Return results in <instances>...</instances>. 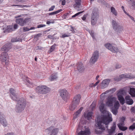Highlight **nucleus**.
<instances>
[{"label": "nucleus", "instance_id": "6e6552de", "mask_svg": "<svg viewBox=\"0 0 135 135\" xmlns=\"http://www.w3.org/2000/svg\"><path fill=\"white\" fill-rule=\"evenodd\" d=\"M99 55V54L98 51H95L90 59L89 62L90 64H94L97 61Z\"/></svg>", "mask_w": 135, "mask_h": 135}, {"label": "nucleus", "instance_id": "2f4dec72", "mask_svg": "<svg viewBox=\"0 0 135 135\" xmlns=\"http://www.w3.org/2000/svg\"><path fill=\"white\" fill-rule=\"evenodd\" d=\"M78 105H76L75 104H74L72 102L71 104L69 107V109L71 111L74 110L77 107Z\"/></svg>", "mask_w": 135, "mask_h": 135}, {"label": "nucleus", "instance_id": "4c0bfd02", "mask_svg": "<svg viewBox=\"0 0 135 135\" xmlns=\"http://www.w3.org/2000/svg\"><path fill=\"white\" fill-rule=\"evenodd\" d=\"M117 109L116 108H112V111L114 115H116L117 112Z\"/></svg>", "mask_w": 135, "mask_h": 135}, {"label": "nucleus", "instance_id": "393cba45", "mask_svg": "<svg viewBox=\"0 0 135 135\" xmlns=\"http://www.w3.org/2000/svg\"><path fill=\"white\" fill-rule=\"evenodd\" d=\"M124 124H118L117 126L119 129L122 131H125L127 130V127L124 126Z\"/></svg>", "mask_w": 135, "mask_h": 135}, {"label": "nucleus", "instance_id": "3c124183", "mask_svg": "<svg viewBox=\"0 0 135 135\" xmlns=\"http://www.w3.org/2000/svg\"><path fill=\"white\" fill-rule=\"evenodd\" d=\"M97 1L98 3L103 4H104L105 2L104 0H97Z\"/></svg>", "mask_w": 135, "mask_h": 135}, {"label": "nucleus", "instance_id": "4be33fe9", "mask_svg": "<svg viewBox=\"0 0 135 135\" xmlns=\"http://www.w3.org/2000/svg\"><path fill=\"white\" fill-rule=\"evenodd\" d=\"M116 88H113L109 90L106 91L105 92H104V93L100 95V98L102 99L103 98V99H104V94H105L108 93L110 91H111V93H113L114 92V91H116Z\"/></svg>", "mask_w": 135, "mask_h": 135}, {"label": "nucleus", "instance_id": "49530a36", "mask_svg": "<svg viewBox=\"0 0 135 135\" xmlns=\"http://www.w3.org/2000/svg\"><path fill=\"white\" fill-rule=\"evenodd\" d=\"M131 5L133 8L135 9V1H134L133 0L132 1Z\"/></svg>", "mask_w": 135, "mask_h": 135}, {"label": "nucleus", "instance_id": "a211bd4d", "mask_svg": "<svg viewBox=\"0 0 135 135\" xmlns=\"http://www.w3.org/2000/svg\"><path fill=\"white\" fill-rule=\"evenodd\" d=\"M12 48V46L10 44H7L4 45L1 49L2 51H8Z\"/></svg>", "mask_w": 135, "mask_h": 135}, {"label": "nucleus", "instance_id": "0e129e2a", "mask_svg": "<svg viewBox=\"0 0 135 135\" xmlns=\"http://www.w3.org/2000/svg\"><path fill=\"white\" fill-rule=\"evenodd\" d=\"M129 18L133 21H134V19L133 17H132L130 15H129L128 16Z\"/></svg>", "mask_w": 135, "mask_h": 135}, {"label": "nucleus", "instance_id": "4d7b16f0", "mask_svg": "<svg viewBox=\"0 0 135 135\" xmlns=\"http://www.w3.org/2000/svg\"><path fill=\"white\" fill-rule=\"evenodd\" d=\"M70 27H71V31H72V33H74L75 32V31L74 30V29L73 27L71 26H70Z\"/></svg>", "mask_w": 135, "mask_h": 135}, {"label": "nucleus", "instance_id": "c756f323", "mask_svg": "<svg viewBox=\"0 0 135 135\" xmlns=\"http://www.w3.org/2000/svg\"><path fill=\"white\" fill-rule=\"evenodd\" d=\"M83 109V107H81L80 109L77 111L74 114L75 115V116H74V118H76L78 117L79 116V115L80 114L81 111Z\"/></svg>", "mask_w": 135, "mask_h": 135}, {"label": "nucleus", "instance_id": "5fc2aeb1", "mask_svg": "<svg viewBox=\"0 0 135 135\" xmlns=\"http://www.w3.org/2000/svg\"><path fill=\"white\" fill-rule=\"evenodd\" d=\"M4 135H16L15 134L12 132H8L7 133Z\"/></svg>", "mask_w": 135, "mask_h": 135}, {"label": "nucleus", "instance_id": "774afa93", "mask_svg": "<svg viewBox=\"0 0 135 135\" xmlns=\"http://www.w3.org/2000/svg\"><path fill=\"white\" fill-rule=\"evenodd\" d=\"M53 37L52 36L49 35L48 36V38H52Z\"/></svg>", "mask_w": 135, "mask_h": 135}, {"label": "nucleus", "instance_id": "79ce46f5", "mask_svg": "<svg viewBox=\"0 0 135 135\" xmlns=\"http://www.w3.org/2000/svg\"><path fill=\"white\" fill-rule=\"evenodd\" d=\"M11 6H18V7H21V8H23V7H28L29 6H28V5H23V6H22V5H12Z\"/></svg>", "mask_w": 135, "mask_h": 135}, {"label": "nucleus", "instance_id": "680f3d73", "mask_svg": "<svg viewBox=\"0 0 135 135\" xmlns=\"http://www.w3.org/2000/svg\"><path fill=\"white\" fill-rule=\"evenodd\" d=\"M18 27V25L17 24H15L14 26V28L15 29H17Z\"/></svg>", "mask_w": 135, "mask_h": 135}, {"label": "nucleus", "instance_id": "39448f33", "mask_svg": "<svg viewBox=\"0 0 135 135\" xmlns=\"http://www.w3.org/2000/svg\"><path fill=\"white\" fill-rule=\"evenodd\" d=\"M112 25L113 29L115 31L119 32L123 30V27L120 25L116 21L113 20L112 21Z\"/></svg>", "mask_w": 135, "mask_h": 135}, {"label": "nucleus", "instance_id": "13d9d810", "mask_svg": "<svg viewBox=\"0 0 135 135\" xmlns=\"http://www.w3.org/2000/svg\"><path fill=\"white\" fill-rule=\"evenodd\" d=\"M90 34L92 37V38H94V36L93 32L92 31H91L90 33Z\"/></svg>", "mask_w": 135, "mask_h": 135}, {"label": "nucleus", "instance_id": "1a4fd4ad", "mask_svg": "<svg viewBox=\"0 0 135 135\" xmlns=\"http://www.w3.org/2000/svg\"><path fill=\"white\" fill-rule=\"evenodd\" d=\"M30 20V18H27L24 19L23 18H19L16 20V23L21 26H23L26 23H28Z\"/></svg>", "mask_w": 135, "mask_h": 135}, {"label": "nucleus", "instance_id": "052dcab7", "mask_svg": "<svg viewBox=\"0 0 135 135\" xmlns=\"http://www.w3.org/2000/svg\"><path fill=\"white\" fill-rule=\"evenodd\" d=\"M35 48H36L37 50H41L42 48L41 47L38 46H37V47H36Z\"/></svg>", "mask_w": 135, "mask_h": 135}, {"label": "nucleus", "instance_id": "e433bc0d", "mask_svg": "<svg viewBox=\"0 0 135 135\" xmlns=\"http://www.w3.org/2000/svg\"><path fill=\"white\" fill-rule=\"evenodd\" d=\"M56 46V44H55L51 46L49 50V52L50 53L52 52L53 51H54V50Z\"/></svg>", "mask_w": 135, "mask_h": 135}, {"label": "nucleus", "instance_id": "c9c22d12", "mask_svg": "<svg viewBox=\"0 0 135 135\" xmlns=\"http://www.w3.org/2000/svg\"><path fill=\"white\" fill-rule=\"evenodd\" d=\"M105 47L109 50H110L111 49L112 47V46L110 44L107 43L105 45Z\"/></svg>", "mask_w": 135, "mask_h": 135}, {"label": "nucleus", "instance_id": "a18cd8bd", "mask_svg": "<svg viewBox=\"0 0 135 135\" xmlns=\"http://www.w3.org/2000/svg\"><path fill=\"white\" fill-rule=\"evenodd\" d=\"M83 12H84V11H81V12H78V13L75 14L73 16H72V18L75 17H76V16H78V15L82 13Z\"/></svg>", "mask_w": 135, "mask_h": 135}, {"label": "nucleus", "instance_id": "8fccbe9b", "mask_svg": "<svg viewBox=\"0 0 135 135\" xmlns=\"http://www.w3.org/2000/svg\"><path fill=\"white\" fill-rule=\"evenodd\" d=\"M52 20L53 21H47L46 22V24L49 25L50 23H55V22L53 21V20Z\"/></svg>", "mask_w": 135, "mask_h": 135}, {"label": "nucleus", "instance_id": "a878e982", "mask_svg": "<svg viewBox=\"0 0 135 135\" xmlns=\"http://www.w3.org/2000/svg\"><path fill=\"white\" fill-rule=\"evenodd\" d=\"M129 94L132 97H135V88H130Z\"/></svg>", "mask_w": 135, "mask_h": 135}, {"label": "nucleus", "instance_id": "7ed1b4c3", "mask_svg": "<svg viewBox=\"0 0 135 135\" xmlns=\"http://www.w3.org/2000/svg\"><path fill=\"white\" fill-rule=\"evenodd\" d=\"M36 90L38 94H46L50 91V89L45 85H41L37 87Z\"/></svg>", "mask_w": 135, "mask_h": 135}, {"label": "nucleus", "instance_id": "69168bd1", "mask_svg": "<svg viewBox=\"0 0 135 135\" xmlns=\"http://www.w3.org/2000/svg\"><path fill=\"white\" fill-rule=\"evenodd\" d=\"M82 20L83 21H85L86 19V17L85 15L83 16L82 17Z\"/></svg>", "mask_w": 135, "mask_h": 135}, {"label": "nucleus", "instance_id": "f257e3e1", "mask_svg": "<svg viewBox=\"0 0 135 135\" xmlns=\"http://www.w3.org/2000/svg\"><path fill=\"white\" fill-rule=\"evenodd\" d=\"M104 106V104L101 103L99 107V109L102 113H104L106 112L107 114L102 116L100 118H97V120H95V126L97 127V128L101 131L98 132L97 130H95V132L97 134H101L105 130V127L104 125V124L105 125H108L110 122L112 120L111 114L110 113L106 111L105 110Z\"/></svg>", "mask_w": 135, "mask_h": 135}, {"label": "nucleus", "instance_id": "cd10ccee", "mask_svg": "<svg viewBox=\"0 0 135 135\" xmlns=\"http://www.w3.org/2000/svg\"><path fill=\"white\" fill-rule=\"evenodd\" d=\"M117 97L120 104L122 105L125 102V100L123 96L119 95Z\"/></svg>", "mask_w": 135, "mask_h": 135}, {"label": "nucleus", "instance_id": "603ef678", "mask_svg": "<svg viewBox=\"0 0 135 135\" xmlns=\"http://www.w3.org/2000/svg\"><path fill=\"white\" fill-rule=\"evenodd\" d=\"M29 30V28H28L27 27H24L23 28V31L24 32L28 31Z\"/></svg>", "mask_w": 135, "mask_h": 135}, {"label": "nucleus", "instance_id": "e2e57ef3", "mask_svg": "<svg viewBox=\"0 0 135 135\" xmlns=\"http://www.w3.org/2000/svg\"><path fill=\"white\" fill-rule=\"evenodd\" d=\"M65 1L63 0L61 4L62 5H64L65 4Z\"/></svg>", "mask_w": 135, "mask_h": 135}, {"label": "nucleus", "instance_id": "338daca9", "mask_svg": "<svg viewBox=\"0 0 135 135\" xmlns=\"http://www.w3.org/2000/svg\"><path fill=\"white\" fill-rule=\"evenodd\" d=\"M69 14V13H66V14H65L63 16L64 17V18H66V17Z\"/></svg>", "mask_w": 135, "mask_h": 135}, {"label": "nucleus", "instance_id": "f8f14e48", "mask_svg": "<svg viewBox=\"0 0 135 135\" xmlns=\"http://www.w3.org/2000/svg\"><path fill=\"white\" fill-rule=\"evenodd\" d=\"M116 128V125L115 123L114 122L113 125L110 127V128L107 129V131L108 135H112L115 134Z\"/></svg>", "mask_w": 135, "mask_h": 135}, {"label": "nucleus", "instance_id": "9b49d317", "mask_svg": "<svg viewBox=\"0 0 135 135\" xmlns=\"http://www.w3.org/2000/svg\"><path fill=\"white\" fill-rule=\"evenodd\" d=\"M45 131H50V135H56L58 132L59 129L58 128H54L53 126H51L46 129Z\"/></svg>", "mask_w": 135, "mask_h": 135}, {"label": "nucleus", "instance_id": "864d4df0", "mask_svg": "<svg viewBox=\"0 0 135 135\" xmlns=\"http://www.w3.org/2000/svg\"><path fill=\"white\" fill-rule=\"evenodd\" d=\"M46 25H39L37 26V28H39L45 27Z\"/></svg>", "mask_w": 135, "mask_h": 135}, {"label": "nucleus", "instance_id": "412c9836", "mask_svg": "<svg viewBox=\"0 0 135 135\" xmlns=\"http://www.w3.org/2000/svg\"><path fill=\"white\" fill-rule=\"evenodd\" d=\"M92 114L93 112H89L87 113H85L84 115L85 118L88 120H90L92 118Z\"/></svg>", "mask_w": 135, "mask_h": 135}, {"label": "nucleus", "instance_id": "f704fd0d", "mask_svg": "<svg viewBox=\"0 0 135 135\" xmlns=\"http://www.w3.org/2000/svg\"><path fill=\"white\" fill-rule=\"evenodd\" d=\"M75 3L74 5H76V6L79 7L80 5L81 0H74Z\"/></svg>", "mask_w": 135, "mask_h": 135}, {"label": "nucleus", "instance_id": "f3484780", "mask_svg": "<svg viewBox=\"0 0 135 135\" xmlns=\"http://www.w3.org/2000/svg\"><path fill=\"white\" fill-rule=\"evenodd\" d=\"M90 134L89 129L88 128H86L84 131H81L78 133V135H89Z\"/></svg>", "mask_w": 135, "mask_h": 135}, {"label": "nucleus", "instance_id": "7c9ffc66", "mask_svg": "<svg viewBox=\"0 0 135 135\" xmlns=\"http://www.w3.org/2000/svg\"><path fill=\"white\" fill-rule=\"evenodd\" d=\"M57 78L56 74H52L49 77V79L51 81H53Z\"/></svg>", "mask_w": 135, "mask_h": 135}, {"label": "nucleus", "instance_id": "a19ab883", "mask_svg": "<svg viewBox=\"0 0 135 135\" xmlns=\"http://www.w3.org/2000/svg\"><path fill=\"white\" fill-rule=\"evenodd\" d=\"M70 35V33H68L67 34L64 33L63 35L61 37L62 38H64L65 37H68Z\"/></svg>", "mask_w": 135, "mask_h": 135}, {"label": "nucleus", "instance_id": "de8ad7c7", "mask_svg": "<svg viewBox=\"0 0 135 135\" xmlns=\"http://www.w3.org/2000/svg\"><path fill=\"white\" fill-rule=\"evenodd\" d=\"M121 67V65L119 64H117L115 65L116 69H118L120 68Z\"/></svg>", "mask_w": 135, "mask_h": 135}, {"label": "nucleus", "instance_id": "473e14b6", "mask_svg": "<svg viewBox=\"0 0 135 135\" xmlns=\"http://www.w3.org/2000/svg\"><path fill=\"white\" fill-rule=\"evenodd\" d=\"M62 11V9H59L58 10H57V11H54L52 12L49 13V16L52 15H54L56 14L60 13V12L61 11Z\"/></svg>", "mask_w": 135, "mask_h": 135}, {"label": "nucleus", "instance_id": "dca6fc26", "mask_svg": "<svg viewBox=\"0 0 135 135\" xmlns=\"http://www.w3.org/2000/svg\"><path fill=\"white\" fill-rule=\"evenodd\" d=\"M81 96L79 94H78L75 96L72 102L74 104H75L76 105L79 104L80 103Z\"/></svg>", "mask_w": 135, "mask_h": 135}, {"label": "nucleus", "instance_id": "f03ea898", "mask_svg": "<svg viewBox=\"0 0 135 135\" xmlns=\"http://www.w3.org/2000/svg\"><path fill=\"white\" fill-rule=\"evenodd\" d=\"M26 100L23 98H21L18 101L16 107V110L18 113H20L23 111L26 106Z\"/></svg>", "mask_w": 135, "mask_h": 135}, {"label": "nucleus", "instance_id": "09e8293b", "mask_svg": "<svg viewBox=\"0 0 135 135\" xmlns=\"http://www.w3.org/2000/svg\"><path fill=\"white\" fill-rule=\"evenodd\" d=\"M55 8V6L54 5L52 6L51 7L49 8V11H51L54 10Z\"/></svg>", "mask_w": 135, "mask_h": 135}, {"label": "nucleus", "instance_id": "423d86ee", "mask_svg": "<svg viewBox=\"0 0 135 135\" xmlns=\"http://www.w3.org/2000/svg\"><path fill=\"white\" fill-rule=\"evenodd\" d=\"M0 60L2 62H4L6 65H8L9 62V56L5 52H2L0 56Z\"/></svg>", "mask_w": 135, "mask_h": 135}, {"label": "nucleus", "instance_id": "2eb2a0df", "mask_svg": "<svg viewBox=\"0 0 135 135\" xmlns=\"http://www.w3.org/2000/svg\"><path fill=\"white\" fill-rule=\"evenodd\" d=\"M4 117V115L3 113L0 112V123L3 126L6 127L7 124L6 120Z\"/></svg>", "mask_w": 135, "mask_h": 135}, {"label": "nucleus", "instance_id": "b1692460", "mask_svg": "<svg viewBox=\"0 0 135 135\" xmlns=\"http://www.w3.org/2000/svg\"><path fill=\"white\" fill-rule=\"evenodd\" d=\"M77 68L79 71H83L84 70L83 64L81 62H78L77 64Z\"/></svg>", "mask_w": 135, "mask_h": 135}, {"label": "nucleus", "instance_id": "20e7f679", "mask_svg": "<svg viewBox=\"0 0 135 135\" xmlns=\"http://www.w3.org/2000/svg\"><path fill=\"white\" fill-rule=\"evenodd\" d=\"M99 15L97 11L93 10L91 15V22L92 25H95L99 18Z\"/></svg>", "mask_w": 135, "mask_h": 135}, {"label": "nucleus", "instance_id": "ea45409f", "mask_svg": "<svg viewBox=\"0 0 135 135\" xmlns=\"http://www.w3.org/2000/svg\"><path fill=\"white\" fill-rule=\"evenodd\" d=\"M125 118L124 117H122L120 119V123L118 124H124V121L125 120Z\"/></svg>", "mask_w": 135, "mask_h": 135}, {"label": "nucleus", "instance_id": "c85d7f7f", "mask_svg": "<svg viewBox=\"0 0 135 135\" xmlns=\"http://www.w3.org/2000/svg\"><path fill=\"white\" fill-rule=\"evenodd\" d=\"M110 51L112 52L116 53L118 52L119 50L118 48L117 47L116 45H114L112 46V47Z\"/></svg>", "mask_w": 135, "mask_h": 135}, {"label": "nucleus", "instance_id": "37998d69", "mask_svg": "<svg viewBox=\"0 0 135 135\" xmlns=\"http://www.w3.org/2000/svg\"><path fill=\"white\" fill-rule=\"evenodd\" d=\"M20 39L18 38H12L11 40V41L12 42H15L17 41H20Z\"/></svg>", "mask_w": 135, "mask_h": 135}, {"label": "nucleus", "instance_id": "6e6d98bb", "mask_svg": "<svg viewBox=\"0 0 135 135\" xmlns=\"http://www.w3.org/2000/svg\"><path fill=\"white\" fill-rule=\"evenodd\" d=\"M131 111L133 113H134L135 112V107H132L131 109Z\"/></svg>", "mask_w": 135, "mask_h": 135}, {"label": "nucleus", "instance_id": "72a5a7b5", "mask_svg": "<svg viewBox=\"0 0 135 135\" xmlns=\"http://www.w3.org/2000/svg\"><path fill=\"white\" fill-rule=\"evenodd\" d=\"M111 12L115 16L117 15V12L114 7H112L111 8Z\"/></svg>", "mask_w": 135, "mask_h": 135}, {"label": "nucleus", "instance_id": "6ab92c4d", "mask_svg": "<svg viewBox=\"0 0 135 135\" xmlns=\"http://www.w3.org/2000/svg\"><path fill=\"white\" fill-rule=\"evenodd\" d=\"M119 77L121 78H129V79H132L135 78V75L131 74L129 75L126 74L120 75H119Z\"/></svg>", "mask_w": 135, "mask_h": 135}, {"label": "nucleus", "instance_id": "c03bdc74", "mask_svg": "<svg viewBox=\"0 0 135 135\" xmlns=\"http://www.w3.org/2000/svg\"><path fill=\"white\" fill-rule=\"evenodd\" d=\"M129 129L132 130L135 129V123H134L132 125L130 126Z\"/></svg>", "mask_w": 135, "mask_h": 135}, {"label": "nucleus", "instance_id": "ddd939ff", "mask_svg": "<svg viewBox=\"0 0 135 135\" xmlns=\"http://www.w3.org/2000/svg\"><path fill=\"white\" fill-rule=\"evenodd\" d=\"M116 98L111 97H109L108 98L106 104L109 107L112 106L113 105V103L116 102Z\"/></svg>", "mask_w": 135, "mask_h": 135}, {"label": "nucleus", "instance_id": "58836bf2", "mask_svg": "<svg viewBox=\"0 0 135 135\" xmlns=\"http://www.w3.org/2000/svg\"><path fill=\"white\" fill-rule=\"evenodd\" d=\"M114 105V108L118 109L119 107V102L118 101H116Z\"/></svg>", "mask_w": 135, "mask_h": 135}, {"label": "nucleus", "instance_id": "bf43d9fd", "mask_svg": "<svg viewBox=\"0 0 135 135\" xmlns=\"http://www.w3.org/2000/svg\"><path fill=\"white\" fill-rule=\"evenodd\" d=\"M100 82V80H98L95 84H94V86L95 87L97 86L98 84Z\"/></svg>", "mask_w": 135, "mask_h": 135}, {"label": "nucleus", "instance_id": "aec40b11", "mask_svg": "<svg viewBox=\"0 0 135 135\" xmlns=\"http://www.w3.org/2000/svg\"><path fill=\"white\" fill-rule=\"evenodd\" d=\"M126 103L129 105H131L133 104V101L129 95L126 96L125 98Z\"/></svg>", "mask_w": 135, "mask_h": 135}, {"label": "nucleus", "instance_id": "bb28decb", "mask_svg": "<svg viewBox=\"0 0 135 135\" xmlns=\"http://www.w3.org/2000/svg\"><path fill=\"white\" fill-rule=\"evenodd\" d=\"M125 90L123 89H120L118 90L117 93V96H122L126 93Z\"/></svg>", "mask_w": 135, "mask_h": 135}, {"label": "nucleus", "instance_id": "5701e85b", "mask_svg": "<svg viewBox=\"0 0 135 135\" xmlns=\"http://www.w3.org/2000/svg\"><path fill=\"white\" fill-rule=\"evenodd\" d=\"M24 81L28 87L31 88L33 87V83L30 81L28 77L26 78V79L24 80Z\"/></svg>", "mask_w": 135, "mask_h": 135}, {"label": "nucleus", "instance_id": "0eeeda50", "mask_svg": "<svg viewBox=\"0 0 135 135\" xmlns=\"http://www.w3.org/2000/svg\"><path fill=\"white\" fill-rule=\"evenodd\" d=\"M60 95L65 101L66 100L69 98V94L67 90L65 89H62L59 91Z\"/></svg>", "mask_w": 135, "mask_h": 135}, {"label": "nucleus", "instance_id": "9d476101", "mask_svg": "<svg viewBox=\"0 0 135 135\" xmlns=\"http://www.w3.org/2000/svg\"><path fill=\"white\" fill-rule=\"evenodd\" d=\"M10 93V96L13 100L17 101L18 100V94L16 93V91L13 88H10L9 89Z\"/></svg>", "mask_w": 135, "mask_h": 135}, {"label": "nucleus", "instance_id": "4468645a", "mask_svg": "<svg viewBox=\"0 0 135 135\" xmlns=\"http://www.w3.org/2000/svg\"><path fill=\"white\" fill-rule=\"evenodd\" d=\"M110 81L109 79H105L103 80L100 84V88L104 89L108 86Z\"/></svg>", "mask_w": 135, "mask_h": 135}]
</instances>
